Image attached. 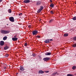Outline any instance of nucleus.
<instances>
[{"label":"nucleus","mask_w":76,"mask_h":76,"mask_svg":"<svg viewBox=\"0 0 76 76\" xmlns=\"http://www.w3.org/2000/svg\"><path fill=\"white\" fill-rule=\"evenodd\" d=\"M50 60V58L48 57L44 58L43 59V60L44 61H48V60Z\"/></svg>","instance_id":"20e7f679"},{"label":"nucleus","mask_w":76,"mask_h":76,"mask_svg":"<svg viewBox=\"0 0 76 76\" xmlns=\"http://www.w3.org/2000/svg\"><path fill=\"white\" fill-rule=\"evenodd\" d=\"M37 56V54H33V57H35Z\"/></svg>","instance_id":"c85d7f7f"},{"label":"nucleus","mask_w":76,"mask_h":76,"mask_svg":"<svg viewBox=\"0 0 76 76\" xmlns=\"http://www.w3.org/2000/svg\"><path fill=\"white\" fill-rule=\"evenodd\" d=\"M44 42L47 44L49 43V42H50V39H46V40L44 41Z\"/></svg>","instance_id":"1a4fd4ad"},{"label":"nucleus","mask_w":76,"mask_h":76,"mask_svg":"<svg viewBox=\"0 0 76 76\" xmlns=\"http://www.w3.org/2000/svg\"><path fill=\"white\" fill-rule=\"evenodd\" d=\"M1 32L3 34H6L9 33V31H5L4 30H1Z\"/></svg>","instance_id":"f257e3e1"},{"label":"nucleus","mask_w":76,"mask_h":76,"mask_svg":"<svg viewBox=\"0 0 76 76\" xmlns=\"http://www.w3.org/2000/svg\"><path fill=\"white\" fill-rule=\"evenodd\" d=\"M50 6L51 7L53 8L54 6V5L53 4H51Z\"/></svg>","instance_id":"f3484780"},{"label":"nucleus","mask_w":76,"mask_h":76,"mask_svg":"<svg viewBox=\"0 0 76 76\" xmlns=\"http://www.w3.org/2000/svg\"><path fill=\"white\" fill-rule=\"evenodd\" d=\"M76 47V43H75L74 45H73V47H74V48H75V47Z\"/></svg>","instance_id":"b1692460"},{"label":"nucleus","mask_w":76,"mask_h":76,"mask_svg":"<svg viewBox=\"0 0 76 76\" xmlns=\"http://www.w3.org/2000/svg\"><path fill=\"white\" fill-rule=\"evenodd\" d=\"M39 74H42L43 73H44V72L42 71L41 70H39L38 72Z\"/></svg>","instance_id":"9b49d317"},{"label":"nucleus","mask_w":76,"mask_h":76,"mask_svg":"<svg viewBox=\"0 0 76 76\" xmlns=\"http://www.w3.org/2000/svg\"><path fill=\"white\" fill-rule=\"evenodd\" d=\"M16 36H14V38H16Z\"/></svg>","instance_id":"c9c22d12"},{"label":"nucleus","mask_w":76,"mask_h":76,"mask_svg":"<svg viewBox=\"0 0 76 76\" xmlns=\"http://www.w3.org/2000/svg\"><path fill=\"white\" fill-rule=\"evenodd\" d=\"M2 1V0H0V2H1Z\"/></svg>","instance_id":"e433bc0d"},{"label":"nucleus","mask_w":76,"mask_h":76,"mask_svg":"<svg viewBox=\"0 0 76 76\" xmlns=\"http://www.w3.org/2000/svg\"><path fill=\"white\" fill-rule=\"evenodd\" d=\"M50 41H53V39H49Z\"/></svg>","instance_id":"72a5a7b5"},{"label":"nucleus","mask_w":76,"mask_h":76,"mask_svg":"<svg viewBox=\"0 0 76 76\" xmlns=\"http://www.w3.org/2000/svg\"><path fill=\"white\" fill-rule=\"evenodd\" d=\"M24 3H29L30 2V1L29 0H24L23 1Z\"/></svg>","instance_id":"6e6552de"},{"label":"nucleus","mask_w":76,"mask_h":76,"mask_svg":"<svg viewBox=\"0 0 76 76\" xmlns=\"http://www.w3.org/2000/svg\"><path fill=\"white\" fill-rule=\"evenodd\" d=\"M8 12L9 13H11L12 12V11H11V9L8 10Z\"/></svg>","instance_id":"412c9836"},{"label":"nucleus","mask_w":76,"mask_h":76,"mask_svg":"<svg viewBox=\"0 0 76 76\" xmlns=\"http://www.w3.org/2000/svg\"><path fill=\"white\" fill-rule=\"evenodd\" d=\"M36 38L37 37V38H41V37H40V36H37L36 37Z\"/></svg>","instance_id":"393cba45"},{"label":"nucleus","mask_w":76,"mask_h":76,"mask_svg":"<svg viewBox=\"0 0 76 76\" xmlns=\"http://www.w3.org/2000/svg\"><path fill=\"white\" fill-rule=\"evenodd\" d=\"M9 56V55L8 54H6L5 55V57H8V56Z\"/></svg>","instance_id":"bb28decb"},{"label":"nucleus","mask_w":76,"mask_h":76,"mask_svg":"<svg viewBox=\"0 0 76 76\" xmlns=\"http://www.w3.org/2000/svg\"><path fill=\"white\" fill-rule=\"evenodd\" d=\"M38 31L37 30H34L32 32L33 35H37L38 34Z\"/></svg>","instance_id":"7ed1b4c3"},{"label":"nucleus","mask_w":76,"mask_h":76,"mask_svg":"<svg viewBox=\"0 0 76 76\" xmlns=\"http://www.w3.org/2000/svg\"><path fill=\"white\" fill-rule=\"evenodd\" d=\"M50 2H52V0H50Z\"/></svg>","instance_id":"4c0bfd02"},{"label":"nucleus","mask_w":76,"mask_h":76,"mask_svg":"<svg viewBox=\"0 0 76 76\" xmlns=\"http://www.w3.org/2000/svg\"><path fill=\"white\" fill-rule=\"evenodd\" d=\"M4 45V42L3 41H1L0 42V45L1 46H3Z\"/></svg>","instance_id":"39448f33"},{"label":"nucleus","mask_w":76,"mask_h":76,"mask_svg":"<svg viewBox=\"0 0 76 76\" xmlns=\"http://www.w3.org/2000/svg\"><path fill=\"white\" fill-rule=\"evenodd\" d=\"M57 75H58V73H57V72H56L52 74V76H54V75H57Z\"/></svg>","instance_id":"f8f14e48"},{"label":"nucleus","mask_w":76,"mask_h":76,"mask_svg":"<svg viewBox=\"0 0 76 76\" xmlns=\"http://www.w3.org/2000/svg\"><path fill=\"white\" fill-rule=\"evenodd\" d=\"M53 19H51V20H50L49 21V22H53Z\"/></svg>","instance_id":"c756f323"},{"label":"nucleus","mask_w":76,"mask_h":76,"mask_svg":"<svg viewBox=\"0 0 76 76\" xmlns=\"http://www.w3.org/2000/svg\"><path fill=\"white\" fill-rule=\"evenodd\" d=\"M69 35V34L67 33H65L64 34V36L65 37H67Z\"/></svg>","instance_id":"4468645a"},{"label":"nucleus","mask_w":76,"mask_h":76,"mask_svg":"<svg viewBox=\"0 0 76 76\" xmlns=\"http://www.w3.org/2000/svg\"><path fill=\"white\" fill-rule=\"evenodd\" d=\"M18 39L17 38L13 37L12 38V41H17V40H18Z\"/></svg>","instance_id":"9d476101"},{"label":"nucleus","mask_w":76,"mask_h":76,"mask_svg":"<svg viewBox=\"0 0 76 76\" xmlns=\"http://www.w3.org/2000/svg\"><path fill=\"white\" fill-rule=\"evenodd\" d=\"M28 27H29V28H30L31 27V25L28 26Z\"/></svg>","instance_id":"f704fd0d"},{"label":"nucleus","mask_w":76,"mask_h":76,"mask_svg":"<svg viewBox=\"0 0 76 76\" xmlns=\"http://www.w3.org/2000/svg\"><path fill=\"white\" fill-rule=\"evenodd\" d=\"M76 68V66H74L72 67V69L73 70H75V69Z\"/></svg>","instance_id":"6ab92c4d"},{"label":"nucleus","mask_w":76,"mask_h":76,"mask_svg":"<svg viewBox=\"0 0 76 76\" xmlns=\"http://www.w3.org/2000/svg\"><path fill=\"white\" fill-rule=\"evenodd\" d=\"M27 45H28V44H27V43H26L25 44L24 46H27Z\"/></svg>","instance_id":"2f4dec72"},{"label":"nucleus","mask_w":76,"mask_h":76,"mask_svg":"<svg viewBox=\"0 0 76 76\" xmlns=\"http://www.w3.org/2000/svg\"><path fill=\"white\" fill-rule=\"evenodd\" d=\"M51 53V52H47L45 53V56H50Z\"/></svg>","instance_id":"0eeeda50"},{"label":"nucleus","mask_w":76,"mask_h":76,"mask_svg":"<svg viewBox=\"0 0 76 76\" xmlns=\"http://www.w3.org/2000/svg\"><path fill=\"white\" fill-rule=\"evenodd\" d=\"M72 19L74 20H76V17L75 16L74 18H72Z\"/></svg>","instance_id":"aec40b11"},{"label":"nucleus","mask_w":76,"mask_h":76,"mask_svg":"<svg viewBox=\"0 0 76 76\" xmlns=\"http://www.w3.org/2000/svg\"><path fill=\"white\" fill-rule=\"evenodd\" d=\"M9 20L11 22H13L15 21V20H14V18L12 17H10L9 18Z\"/></svg>","instance_id":"f03ea898"},{"label":"nucleus","mask_w":76,"mask_h":76,"mask_svg":"<svg viewBox=\"0 0 76 76\" xmlns=\"http://www.w3.org/2000/svg\"><path fill=\"white\" fill-rule=\"evenodd\" d=\"M41 4V2H40V1H37L36 5L37 6H39V5H40Z\"/></svg>","instance_id":"423d86ee"},{"label":"nucleus","mask_w":76,"mask_h":76,"mask_svg":"<svg viewBox=\"0 0 76 76\" xmlns=\"http://www.w3.org/2000/svg\"><path fill=\"white\" fill-rule=\"evenodd\" d=\"M40 9H41V10H42V9H44V7L42 6H41L40 7Z\"/></svg>","instance_id":"5701e85b"},{"label":"nucleus","mask_w":76,"mask_h":76,"mask_svg":"<svg viewBox=\"0 0 76 76\" xmlns=\"http://www.w3.org/2000/svg\"><path fill=\"white\" fill-rule=\"evenodd\" d=\"M41 10H42L41 9H40V8L37 11V13H39V12H41Z\"/></svg>","instance_id":"a211bd4d"},{"label":"nucleus","mask_w":76,"mask_h":76,"mask_svg":"<svg viewBox=\"0 0 76 76\" xmlns=\"http://www.w3.org/2000/svg\"><path fill=\"white\" fill-rule=\"evenodd\" d=\"M50 13L52 14V15L53 14H54V12L53 11H50Z\"/></svg>","instance_id":"a878e982"},{"label":"nucleus","mask_w":76,"mask_h":76,"mask_svg":"<svg viewBox=\"0 0 76 76\" xmlns=\"http://www.w3.org/2000/svg\"><path fill=\"white\" fill-rule=\"evenodd\" d=\"M22 13H20V14H19L18 15H19V16H22Z\"/></svg>","instance_id":"7c9ffc66"},{"label":"nucleus","mask_w":76,"mask_h":76,"mask_svg":"<svg viewBox=\"0 0 76 76\" xmlns=\"http://www.w3.org/2000/svg\"><path fill=\"white\" fill-rule=\"evenodd\" d=\"M73 39H74V40H75V41H76V37H74Z\"/></svg>","instance_id":"cd10ccee"},{"label":"nucleus","mask_w":76,"mask_h":76,"mask_svg":"<svg viewBox=\"0 0 76 76\" xmlns=\"http://www.w3.org/2000/svg\"><path fill=\"white\" fill-rule=\"evenodd\" d=\"M67 76H73V75L70 74H67Z\"/></svg>","instance_id":"4be33fe9"},{"label":"nucleus","mask_w":76,"mask_h":76,"mask_svg":"<svg viewBox=\"0 0 76 76\" xmlns=\"http://www.w3.org/2000/svg\"><path fill=\"white\" fill-rule=\"evenodd\" d=\"M9 48V47L7 46H6L4 48V50H7V49H8Z\"/></svg>","instance_id":"ddd939ff"},{"label":"nucleus","mask_w":76,"mask_h":76,"mask_svg":"<svg viewBox=\"0 0 76 76\" xmlns=\"http://www.w3.org/2000/svg\"><path fill=\"white\" fill-rule=\"evenodd\" d=\"M75 75H76V74H75Z\"/></svg>","instance_id":"58836bf2"},{"label":"nucleus","mask_w":76,"mask_h":76,"mask_svg":"<svg viewBox=\"0 0 76 76\" xmlns=\"http://www.w3.org/2000/svg\"><path fill=\"white\" fill-rule=\"evenodd\" d=\"M7 36H5L3 38V40H6L7 39Z\"/></svg>","instance_id":"2eb2a0df"},{"label":"nucleus","mask_w":76,"mask_h":76,"mask_svg":"<svg viewBox=\"0 0 76 76\" xmlns=\"http://www.w3.org/2000/svg\"><path fill=\"white\" fill-rule=\"evenodd\" d=\"M20 70H21V71H23L24 70V68L23 67H20Z\"/></svg>","instance_id":"dca6fc26"},{"label":"nucleus","mask_w":76,"mask_h":76,"mask_svg":"<svg viewBox=\"0 0 76 76\" xmlns=\"http://www.w3.org/2000/svg\"><path fill=\"white\" fill-rule=\"evenodd\" d=\"M46 73H49V71H45Z\"/></svg>","instance_id":"473e14b6"}]
</instances>
